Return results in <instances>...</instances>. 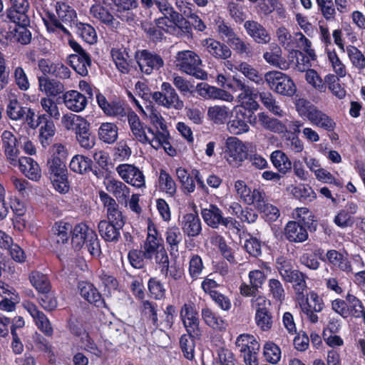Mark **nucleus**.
I'll return each mask as SVG.
<instances>
[{
  "label": "nucleus",
  "mask_w": 365,
  "mask_h": 365,
  "mask_svg": "<svg viewBox=\"0 0 365 365\" xmlns=\"http://www.w3.org/2000/svg\"><path fill=\"white\" fill-rule=\"evenodd\" d=\"M230 109L225 106L215 105L207 108L208 119L216 125H223L230 116Z\"/></svg>",
  "instance_id": "nucleus-39"
},
{
  "label": "nucleus",
  "mask_w": 365,
  "mask_h": 365,
  "mask_svg": "<svg viewBox=\"0 0 365 365\" xmlns=\"http://www.w3.org/2000/svg\"><path fill=\"white\" fill-rule=\"evenodd\" d=\"M199 95L205 99H218L226 102H232L233 96L228 91L210 86L207 83L197 85Z\"/></svg>",
  "instance_id": "nucleus-25"
},
{
  "label": "nucleus",
  "mask_w": 365,
  "mask_h": 365,
  "mask_svg": "<svg viewBox=\"0 0 365 365\" xmlns=\"http://www.w3.org/2000/svg\"><path fill=\"white\" fill-rule=\"evenodd\" d=\"M299 115L307 118L312 125L331 132L335 129L336 123L327 114L304 98H299L295 103Z\"/></svg>",
  "instance_id": "nucleus-2"
},
{
  "label": "nucleus",
  "mask_w": 365,
  "mask_h": 365,
  "mask_svg": "<svg viewBox=\"0 0 365 365\" xmlns=\"http://www.w3.org/2000/svg\"><path fill=\"white\" fill-rule=\"evenodd\" d=\"M161 247H163V245L161 244V240L157 236L155 228L149 225L146 240L142 246V250L144 252L145 259H152L154 252L159 250Z\"/></svg>",
  "instance_id": "nucleus-30"
},
{
  "label": "nucleus",
  "mask_w": 365,
  "mask_h": 365,
  "mask_svg": "<svg viewBox=\"0 0 365 365\" xmlns=\"http://www.w3.org/2000/svg\"><path fill=\"white\" fill-rule=\"evenodd\" d=\"M62 98L65 106L76 113L83 110L88 104L87 97L75 90L66 92Z\"/></svg>",
  "instance_id": "nucleus-22"
},
{
  "label": "nucleus",
  "mask_w": 365,
  "mask_h": 365,
  "mask_svg": "<svg viewBox=\"0 0 365 365\" xmlns=\"http://www.w3.org/2000/svg\"><path fill=\"white\" fill-rule=\"evenodd\" d=\"M71 231L72 226L69 223L63 222L55 223L53 227V232L56 243L64 244L67 242Z\"/></svg>",
  "instance_id": "nucleus-51"
},
{
  "label": "nucleus",
  "mask_w": 365,
  "mask_h": 365,
  "mask_svg": "<svg viewBox=\"0 0 365 365\" xmlns=\"http://www.w3.org/2000/svg\"><path fill=\"white\" fill-rule=\"evenodd\" d=\"M41 106L43 110L47 115L54 120H59L61 118V113L58 109L57 103L48 97H43L40 101Z\"/></svg>",
  "instance_id": "nucleus-57"
},
{
  "label": "nucleus",
  "mask_w": 365,
  "mask_h": 365,
  "mask_svg": "<svg viewBox=\"0 0 365 365\" xmlns=\"http://www.w3.org/2000/svg\"><path fill=\"white\" fill-rule=\"evenodd\" d=\"M322 261H327L332 266L346 273L353 271L351 264L346 257L335 250H328L325 257H320Z\"/></svg>",
  "instance_id": "nucleus-27"
},
{
  "label": "nucleus",
  "mask_w": 365,
  "mask_h": 365,
  "mask_svg": "<svg viewBox=\"0 0 365 365\" xmlns=\"http://www.w3.org/2000/svg\"><path fill=\"white\" fill-rule=\"evenodd\" d=\"M1 140L7 162L13 166H16L20 154L17 145L19 144V138L15 137L11 131L4 130L1 135Z\"/></svg>",
  "instance_id": "nucleus-15"
},
{
  "label": "nucleus",
  "mask_w": 365,
  "mask_h": 365,
  "mask_svg": "<svg viewBox=\"0 0 365 365\" xmlns=\"http://www.w3.org/2000/svg\"><path fill=\"white\" fill-rule=\"evenodd\" d=\"M217 32L222 41H225L236 53L251 58L254 56L253 46L241 38L227 24L220 21L217 26Z\"/></svg>",
  "instance_id": "nucleus-4"
},
{
  "label": "nucleus",
  "mask_w": 365,
  "mask_h": 365,
  "mask_svg": "<svg viewBox=\"0 0 365 365\" xmlns=\"http://www.w3.org/2000/svg\"><path fill=\"white\" fill-rule=\"evenodd\" d=\"M143 304V313L148 319V320L153 324V325L157 328L160 326L158 318V306L155 303L151 302L148 300H144L142 302Z\"/></svg>",
  "instance_id": "nucleus-59"
},
{
  "label": "nucleus",
  "mask_w": 365,
  "mask_h": 365,
  "mask_svg": "<svg viewBox=\"0 0 365 365\" xmlns=\"http://www.w3.org/2000/svg\"><path fill=\"white\" fill-rule=\"evenodd\" d=\"M264 81L272 91L281 96L290 97L297 91L292 79L281 71H272L265 73Z\"/></svg>",
  "instance_id": "nucleus-5"
},
{
  "label": "nucleus",
  "mask_w": 365,
  "mask_h": 365,
  "mask_svg": "<svg viewBox=\"0 0 365 365\" xmlns=\"http://www.w3.org/2000/svg\"><path fill=\"white\" fill-rule=\"evenodd\" d=\"M98 228L100 235L106 241L117 242L120 237V230L123 227L103 220L99 222Z\"/></svg>",
  "instance_id": "nucleus-34"
},
{
  "label": "nucleus",
  "mask_w": 365,
  "mask_h": 365,
  "mask_svg": "<svg viewBox=\"0 0 365 365\" xmlns=\"http://www.w3.org/2000/svg\"><path fill=\"white\" fill-rule=\"evenodd\" d=\"M180 318L183 325L190 336L194 339H200L202 331L200 327V321L197 313L190 304H185L180 310Z\"/></svg>",
  "instance_id": "nucleus-13"
},
{
  "label": "nucleus",
  "mask_w": 365,
  "mask_h": 365,
  "mask_svg": "<svg viewBox=\"0 0 365 365\" xmlns=\"http://www.w3.org/2000/svg\"><path fill=\"white\" fill-rule=\"evenodd\" d=\"M127 120L130 125L133 139L143 144H150L155 139L157 132L144 125L138 115L133 110H128Z\"/></svg>",
  "instance_id": "nucleus-7"
},
{
  "label": "nucleus",
  "mask_w": 365,
  "mask_h": 365,
  "mask_svg": "<svg viewBox=\"0 0 365 365\" xmlns=\"http://www.w3.org/2000/svg\"><path fill=\"white\" fill-rule=\"evenodd\" d=\"M306 276L299 270L294 269L283 279L293 284V287L298 294H302L307 289Z\"/></svg>",
  "instance_id": "nucleus-42"
},
{
  "label": "nucleus",
  "mask_w": 365,
  "mask_h": 365,
  "mask_svg": "<svg viewBox=\"0 0 365 365\" xmlns=\"http://www.w3.org/2000/svg\"><path fill=\"white\" fill-rule=\"evenodd\" d=\"M152 98L156 103L166 108L181 110L184 107V103L175 88L167 82L162 83L161 91L154 92Z\"/></svg>",
  "instance_id": "nucleus-8"
},
{
  "label": "nucleus",
  "mask_w": 365,
  "mask_h": 365,
  "mask_svg": "<svg viewBox=\"0 0 365 365\" xmlns=\"http://www.w3.org/2000/svg\"><path fill=\"white\" fill-rule=\"evenodd\" d=\"M266 360L272 364H277L281 359V350L272 342L267 343L264 347Z\"/></svg>",
  "instance_id": "nucleus-64"
},
{
  "label": "nucleus",
  "mask_w": 365,
  "mask_h": 365,
  "mask_svg": "<svg viewBox=\"0 0 365 365\" xmlns=\"http://www.w3.org/2000/svg\"><path fill=\"white\" fill-rule=\"evenodd\" d=\"M96 99L98 106L107 115L117 117L121 120L123 118H127L128 112L119 101L108 102L105 96L99 93L96 95Z\"/></svg>",
  "instance_id": "nucleus-23"
},
{
  "label": "nucleus",
  "mask_w": 365,
  "mask_h": 365,
  "mask_svg": "<svg viewBox=\"0 0 365 365\" xmlns=\"http://www.w3.org/2000/svg\"><path fill=\"white\" fill-rule=\"evenodd\" d=\"M115 5V15L123 21L131 23L135 20L133 10L138 6V0H111Z\"/></svg>",
  "instance_id": "nucleus-20"
},
{
  "label": "nucleus",
  "mask_w": 365,
  "mask_h": 365,
  "mask_svg": "<svg viewBox=\"0 0 365 365\" xmlns=\"http://www.w3.org/2000/svg\"><path fill=\"white\" fill-rule=\"evenodd\" d=\"M29 280L32 286L39 292L46 294L50 291L51 284L46 275L34 271L29 275Z\"/></svg>",
  "instance_id": "nucleus-44"
},
{
  "label": "nucleus",
  "mask_w": 365,
  "mask_h": 365,
  "mask_svg": "<svg viewBox=\"0 0 365 365\" xmlns=\"http://www.w3.org/2000/svg\"><path fill=\"white\" fill-rule=\"evenodd\" d=\"M176 175L185 194H190L195 191V184L193 178L196 180L198 189L207 195L209 194L208 187L204 182L203 176L199 170H192L190 175L185 169L178 168L176 169Z\"/></svg>",
  "instance_id": "nucleus-9"
},
{
  "label": "nucleus",
  "mask_w": 365,
  "mask_h": 365,
  "mask_svg": "<svg viewBox=\"0 0 365 365\" xmlns=\"http://www.w3.org/2000/svg\"><path fill=\"white\" fill-rule=\"evenodd\" d=\"M24 308L35 321L37 327L46 336H51L53 330L47 317L31 302L24 304Z\"/></svg>",
  "instance_id": "nucleus-21"
},
{
  "label": "nucleus",
  "mask_w": 365,
  "mask_h": 365,
  "mask_svg": "<svg viewBox=\"0 0 365 365\" xmlns=\"http://www.w3.org/2000/svg\"><path fill=\"white\" fill-rule=\"evenodd\" d=\"M174 63L176 68L181 72L200 80L207 78V72L201 68L202 60L192 51H178L175 56Z\"/></svg>",
  "instance_id": "nucleus-3"
},
{
  "label": "nucleus",
  "mask_w": 365,
  "mask_h": 365,
  "mask_svg": "<svg viewBox=\"0 0 365 365\" xmlns=\"http://www.w3.org/2000/svg\"><path fill=\"white\" fill-rule=\"evenodd\" d=\"M78 289L81 296L88 302L94 304L96 307H101L104 304L101 294L93 284L81 282L78 284Z\"/></svg>",
  "instance_id": "nucleus-36"
},
{
  "label": "nucleus",
  "mask_w": 365,
  "mask_h": 365,
  "mask_svg": "<svg viewBox=\"0 0 365 365\" xmlns=\"http://www.w3.org/2000/svg\"><path fill=\"white\" fill-rule=\"evenodd\" d=\"M77 33L88 43L93 44L96 42L97 35L95 29L88 24L79 23L76 24Z\"/></svg>",
  "instance_id": "nucleus-56"
},
{
  "label": "nucleus",
  "mask_w": 365,
  "mask_h": 365,
  "mask_svg": "<svg viewBox=\"0 0 365 365\" xmlns=\"http://www.w3.org/2000/svg\"><path fill=\"white\" fill-rule=\"evenodd\" d=\"M104 184L106 190L113 195L119 202L127 203L130 189L125 183L114 178H107Z\"/></svg>",
  "instance_id": "nucleus-26"
},
{
  "label": "nucleus",
  "mask_w": 365,
  "mask_h": 365,
  "mask_svg": "<svg viewBox=\"0 0 365 365\" xmlns=\"http://www.w3.org/2000/svg\"><path fill=\"white\" fill-rule=\"evenodd\" d=\"M151 146L156 150L163 148L170 156H174L176 154L175 150L169 142L168 131L157 132L155 139L151 141Z\"/></svg>",
  "instance_id": "nucleus-46"
},
{
  "label": "nucleus",
  "mask_w": 365,
  "mask_h": 365,
  "mask_svg": "<svg viewBox=\"0 0 365 365\" xmlns=\"http://www.w3.org/2000/svg\"><path fill=\"white\" fill-rule=\"evenodd\" d=\"M201 315L205 323L217 331H223L227 327V322L208 307L203 308Z\"/></svg>",
  "instance_id": "nucleus-37"
},
{
  "label": "nucleus",
  "mask_w": 365,
  "mask_h": 365,
  "mask_svg": "<svg viewBox=\"0 0 365 365\" xmlns=\"http://www.w3.org/2000/svg\"><path fill=\"white\" fill-rule=\"evenodd\" d=\"M21 172L29 179L37 181L41 177V168L34 159L29 157H21L18 159Z\"/></svg>",
  "instance_id": "nucleus-28"
},
{
  "label": "nucleus",
  "mask_w": 365,
  "mask_h": 365,
  "mask_svg": "<svg viewBox=\"0 0 365 365\" xmlns=\"http://www.w3.org/2000/svg\"><path fill=\"white\" fill-rule=\"evenodd\" d=\"M53 6L56 14L48 11L43 21L48 31H61L65 34H69L67 26H72L76 19V11L63 1H56Z\"/></svg>",
  "instance_id": "nucleus-1"
},
{
  "label": "nucleus",
  "mask_w": 365,
  "mask_h": 365,
  "mask_svg": "<svg viewBox=\"0 0 365 365\" xmlns=\"http://www.w3.org/2000/svg\"><path fill=\"white\" fill-rule=\"evenodd\" d=\"M28 107L22 106L21 104L14 98L9 101L6 108L8 117L13 120H19L24 118Z\"/></svg>",
  "instance_id": "nucleus-50"
},
{
  "label": "nucleus",
  "mask_w": 365,
  "mask_h": 365,
  "mask_svg": "<svg viewBox=\"0 0 365 365\" xmlns=\"http://www.w3.org/2000/svg\"><path fill=\"white\" fill-rule=\"evenodd\" d=\"M301 310L306 315L308 320L316 324L319 321V317L316 313L321 312L324 309L323 299L315 292L309 293L306 303L300 304Z\"/></svg>",
  "instance_id": "nucleus-18"
},
{
  "label": "nucleus",
  "mask_w": 365,
  "mask_h": 365,
  "mask_svg": "<svg viewBox=\"0 0 365 365\" xmlns=\"http://www.w3.org/2000/svg\"><path fill=\"white\" fill-rule=\"evenodd\" d=\"M90 232H93L86 224H78L75 226L72 231L71 243L76 250L81 249L86 244V241L88 239Z\"/></svg>",
  "instance_id": "nucleus-38"
},
{
  "label": "nucleus",
  "mask_w": 365,
  "mask_h": 365,
  "mask_svg": "<svg viewBox=\"0 0 365 365\" xmlns=\"http://www.w3.org/2000/svg\"><path fill=\"white\" fill-rule=\"evenodd\" d=\"M81 349L91 353L96 357H101L102 351L97 346L94 341L90 337L88 333L83 332L81 340Z\"/></svg>",
  "instance_id": "nucleus-61"
},
{
  "label": "nucleus",
  "mask_w": 365,
  "mask_h": 365,
  "mask_svg": "<svg viewBox=\"0 0 365 365\" xmlns=\"http://www.w3.org/2000/svg\"><path fill=\"white\" fill-rule=\"evenodd\" d=\"M258 120L264 129L274 133H281L285 129L284 125L280 120L271 118L263 112L258 113Z\"/></svg>",
  "instance_id": "nucleus-47"
},
{
  "label": "nucleus",
  "mask_w": 365,
  "mask_h": 365,
  "mask_svg": "<svg viewBox=\"0 0 365 365\" xmlns=\"http://www.w3.org/2000/svg\"><path fill=\"white\" fill-rule=\"evenodd\" d=\"M235 114L227 123V130L232 135H239L246 133L250 130V126L247 123V115L242 109L235 108Z\"/></svg>",
  "instance_id": "nucleus-19"
},
{
  "label": "nucleus",
  "mask_w": 365,
  "mask_h": 365,
  "mask_svg": "<svg viewBox=\"0 0 365 365\" xmlns=\"http://www.w3.org/2000/svg\"><path fill=\"white\" fill-rule=\"evenodd\" d=\"M259 99L264 107L274 115L279 117H282L284 115V111L281 108L279 103L276 101L275 98L271 93H259Z\"/></svg>",
  "instance_id": "nucleus-45"
},
{
  "label": "nucleus",
  "mask_w": 365,
  "mask_h": 365,
  "mask_svg": "<svg viewBox=\"0 0 365 365\" xmlns=\"http://www.w3.org/2000/svg\"><path fill=\"white\" fill-rule=\"evenodd\" d=\"M135 58L140 71L147 75L158 71L164 66V61L160 55L147 50L136 51Z\"/></svg>",
  "instance_id": "nucleus-11"
},
{
  "label": "nucleus",
  "mask_w": 365,
  "mask_h": 365,
  "mask_svg": "<svg viewBox=\"0 0 365 365\" xmlns=\"http://www.w3.org/2000/svg\"><path fill=\"white\" fill-rule=\"evenodd\" d=\"M224 158L233 168H239L247 158L246 145L236 137H228L225 143Z\"/></svg>",
  "instance_id": "nucleus-6"
},
{
  "label": "nucleus",
  "mask_w": 365,
  "mask_h": 365,
  "mask_svg": "<svg viewBox=\"0 0 365 365\" xmlns=\"http://www.w3.org/2000/svg\"><path fill=\"white\" fill-rule=\"evenodd\" d=\"M43 121L44 125L41 127L39 130V138L41 145L46 147L51 143L56 129L53 121L47 120L46 118Z\"/></svg>",
  "instance_id": "nucleus-55"
},
{
  "label": "nucleus",
  "mask_w": 365,
  "mask_h": 365,
  "mask_svg": "<svg viewBox=\"0 0 365 365\" xmlns=\"http://www.w3.org/2000/svg\"><path fill=\"white\" fill-rule=\"evenodd\" d=\"M346 52L354 68L359 71L365 68V56L356 47L349 45L346 48Z\"/></svg>",
  "instance_id": "nucleus-53"
},
{
  "label": "nucleus",
  "mask_w": 365,
  "mask_h": 365,
  "mask_svg": "<svg viewBox=\"0 0 365 365\" xmlns=\"http://www.w3.org/2000/svg\"><path fill=\"white\" fill-rule=\"evenodd\" d=\"M263 58L269 65L283 69L282 64H284V63L281 56V50L277 45L274 46L272 51L264 52L263 53Z\"/></svg>",
  "instance_id": "nucleus-63"
},
{
  "label": "nucleus",
  "mask_w": 365,
  "mask_h": 365,
  "mask_svg": "<svg viewBox=\"0 0 365 365\" xmlns=\"http://www.w3.org/2000/svg\"><path fill=\"white\" fill-rule=\"evenodd\" d=\"M270 160L273 165L282 174H286L292 169L291 160L282 150L273 151L270 155Z\"/></svg>",
  "instance_id": "nucleus-40"
},
{
  "label": "nucleus",
  "mask_w": 365,
  "mask_h": 365,
  "mask_svg": "<svg viewBox=\"0 0 365 365\" xmlns=\"http://www.w3.org/2000/svg\"><path fill=\"white\" fill-rule=\"evenodd\" d=\"M108 6L109 4L106 1L93 4L90 9V14L101 23L113 29H118L120 25V21L115 18Z\"/></svg>",
  "instance_id": "nucleus-17"
},
{
  "label": "nucleus",
  "mask_w": 365,
  "mask_h": 365,
  "mask_svg": "<svg viewBox=\"0 0 365 365\" xmlns=\"http://www.w3.org/2000/svg\"><path fill=\"white\" fill-rule=\"evenodd\" d=\"M165 239L170 247V252H178L179 245L182 240V235L180 229L176 227L168 228L165 232Z\"/></svg>",
  "instance_id": "nucleus-52"
},
{
  "label": "nucleus",
  "mask_w": 365,
  "mask_h": 365,
  "mask_svg": "<svg viewBox=\"0 0 365 365\" xmlns=\"http://www.w3.org/2000/svg\"><path fill=\"white\" fill-rule=\"evenodd\" d=\"M91 124L76 135V140L80 146L84 149L90 150L95 145V136L92 135L90 129Z\"/></svg>",
  "instance_id": "nucleus-54"
},
{
  "label": "nucleus",
  "mask_w": 365,
  "mask_h": 365,
  "mask_svg": "<svg viewBox=\"0 0 365 365\" xmlns=\"http://www.w3.org/2000/svg\"><path fill=\"white\" fill-rule=\"evenodd\" d=\"M38 81L39 90L48 96H56L64 91L63 85L58 81L47 76H39Z\"/></svg>",
  "instance_id": "nucleus-35"
},
{
  "label": "nucleus",
  "mask_w": 365,
  "mask_h": 365,
  "mask_svg": "<svg viewBox=\"0 0 365 365\" xmlns=\"http://www.w3.org/2000/svg\"><path fill=\"white\" fill-rule=\"evenodd\" d=\"M202 45L206 51L217 59L227 60L232 56V51L229 46L215 39L207 38L203 41Z\"/></svg>",
  "instance_id": "nucleus-24"
},
{
  "label": "nucleus",
  "mask_w": 365,
  "mask_h": 365,
  "mask_svg": "<svg viewBox=\"0 0 365 365\" xmlns=\"http://www.w3.org/2000/svg\"><path fill=\"white\" fill-rule=\"evenodd\" d=\"M181 227L189 237H196L201 232V222L197 214L188 213L182 216Z\"/></svg>",
  "instance_id": "nucleus-33"
},
{
  "label": "nucleus",
  "mask_w": 365,
  "mask_h": 365,
  "mask_svg": "<svg viewBox=\"0 0 365 365\" xmlns=\"http://www.w3.org/2000/svg\"><path fill=\"white\" fill-rule=\"evenodd\" d=\"M287 240L292 242H303L308 238V233L304 227L294 221H289L284 228Z\"/></svg>",
  "instance_id": "nucleus-31"
},
{
  "label": "nucleus",
  "mask_w": 365,
  "mask_h": 365,
  "mask_svg": "<svg viewBox=\"0 0 365 365\" xmlns=\"http://www.w3.org/2000/svg\"><path fill=\"white\" fill-rule=\"evenodd\" d=\"M63 127L67 130H72L75 134L86 128L90 123L81 115L66 113L61 119Z\"/></svg>",
  "instance_id": "nucleus-32"
},
{
  "label": "nucleus",
  "mask_w": 365,
  "mask_h": 365,
  "mask_svg": "<svg viewBox=\"0 0 365 365\" xmlns=\"http://www.w3.org/2000/svg\"><path fill=\"white\" fill-rule=\"evenodd\" d=\"M154 1L155 5L157 6L159 11L165 16V18H167V20L169 19L175 24H177L183 20L182 16L174 10L168 0Z\"/></svg>",
  "instance_id": "nucleus-41"
},
{
  "label": "nucleus",
  "mask_w": 365,
  "mask_h": 365,
  "mask_svg": "<svg viewBox=\"0 0 365 365\" xmlns=\"http://www.w3.org/2000/svg\"><path fill=\"white\" fill-rule=\"evenodd\" d=\"M235 69L257 85H262L264 82L263 78L259 71L247 62H241L235 67Z\"/></svg>",
  "instance_id": "nucleus-48"
},
{
  "label": "nucleus",
  "mask_w": 365,
  "mask_h": 365,
  "mask_svg": "<svg viewBox=\"0 0 365 365\" xmlns=\"http://www.w3.org/2000/svg\"><path fill=\"white\" fill-rule=\"evenodd\" d=\"M194 338L187 335H182L180 339V344L183 356L188 360L195 358V342Z\"/></svg>",
  "instance_id": "nucleus-60"
},
{
  "label": "nucleus",
  "mask_w": 365,
  "mask_h": 365,
  "mask_svg": "<svg viewBox=\"0 0 365 365\" xmlns=\"http://www.w3.org/2000/svg\"><path fill=\"white\" fill-rule=\"evenodd\" d=\"M255 319L257 326L263 331H267L272 327L273 317L269 310L255 313Z\"/></svg>",
  "instance_id": "nucleus-62"
},
{
  "label": "nucleus",
  "mask_w": 365,
  "mask_h": 365,
  "mask_svg": "<svg viewBox=\"0 0 365 365\" xmlns=\"http://www.w3.org/2000/svg\"><path fill=\"white\" fill-rule=\"evenodd\" d=\"M160 189L170 195L176 192L177 187L173 178L164 170H161L159 175Z\"/></svg>",
  "instance_id": "nucleus-58"
},
{
  "label": "nucleus",
  "mask_w": 365,
  "mask_h": 365,
  "mask_svg": "<svg viewBox=\"0 0 365 365\" xmlns=\"http://www.w3.org/2000/svg\"><path fill=\"white\" fill-rule=\"evenodd\" d=\"M201 215L205 223L212 228H218L220 225L234 228L237 223L232 217H224L222 210L215 205L202 209Z\"/></svg>",
  "instance_id": "nucleus-12"
},
{
  "label": "nucleus",
  "mask_w": 365,
  "mask_h": 365,
  "mask_svg": "<svg viewBox=\"0 0 365 365\" xmlns=\"http://www.w3.org/2000/svg\"><path fill=\"white\" fill-rule=\"evenodd\" d=\"M29 11L8 8L5 13L0 15V21L4 23H14L18 26H29L30 19Z\"/></svg>",
  "instance_id": "nucleus-29"
},
{
  "label": "nucleus",
  "mask_w": 365,
  "mask_h": 365,
  "mask_svg": "<svg viewBox=\"0 0 365 365\" xmlns=\"http://www.w3.org/2000/svg\"><path fill=\"white\" fill-rule=\"evenodd\" d=\"M98 135L101 140L111 144L118 138V127L112 123H103L98 128Z\"/></svg>",
  "instance_id": "nucleus-43"
},
{
  "label": "nucleus",
  "mask_w": 365,
  "mask_h": 365,
  "mask_svg": "<svg viewBox=\"0 0 365 365\" xmlns=\"http://www.w3.org/2000/svg\"><path fill=\"white\" fill-rule=\"evenodd\" d=\"M92 161L88 157L82 155H76L71 159L69 167L76 173L83 174L91 169Z\"/></svg>",
  "instance_id": "nucleus-49"
},
{
  "label": "nucleus",
  "mask_w": 365,
  "mask_h": 365,
  "mask_svg": "<svg viewBox=\"0 0 365 365\" xmlns=\"http://www.w3.org/2000/svg\"><path fill=\"white\" fill-rule=\"evenodd\" d=\"M116 172L125 182L140 188L145 186V180L143 173L131 164H120L116 167Z\"/></svg>",
  "instance_id": "nucleus-14"
},
{
  "label": "nucleus",
  "mask_w": 365,
  "mask_h": 365,
  "mask_svg": "<svg viewBox=\"0 0 365 365\" xmlns=\"http://www.w3.org/2000/svg\"><path fill=\"white\" fill-rule=\"evenodd\" d=\"M244 29L247 34L258 44H268L272 39L269 31L259 22L247 20L244 23Z\"/></svg>",
  "instance_id": "nucleus-16"
},
{
  "label": "nucleus",
  "mask_w": 365,
  "mask_h": 365,
  "mask_svg": "<svg viewBox=\"0 0 365 365\" xmlns=\"http://www.w3.org/2000/svg\"><path fill=\"white\" fill-rule=\"evenodd\" d=\"M70 46L76 53L68 56V63L81 76H87L91 66L90 55L75 41H70Z\"/></svg>",
  "instance_id": "nucleus-10"
}]
</instances>
